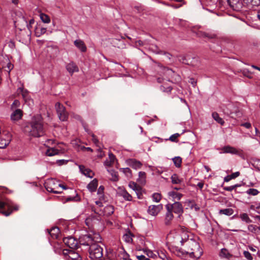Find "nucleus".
Instances as JSON below:
<instances>
[{"label": "nucleus", "mask_w": 260, "mask_h": 260, "mask_svg": "<svg viewBox=\"0 0 260 260\" xmlns=\"http://www.w3.org/2000/svg\"><path fill=\"white\" fill-rule=\"evenodd\" d=\"M20 103L18 100H15L11 106V110L20 109Z\"/></svg>", "instance_id": "46"}, {"label": "nucleus", "mask_w": 260, "mask_h": 260, "mask_svg": "<svg viewBox=\"0 0 260 260\" xmlns=\"http://www.w3.org/2000/svg\"><path fill=\"white\" fill-rule=\"evenodd\" d=\"M74 45L82 52L86 51V47L83 41L81 40H76L74 41Z\"/></svg>", "instance_id": "25"}, {"label": "nucleus", "mask_w": 260, "mask_h": 260, "mask_svg": "<svg viewBox=\"0 0 260 260\" xmlns=\"http://www.w3.org/2000/svg\"><path fill=\"white\" fill-rule=\"evenodd\" d=\"M107 209L109 210V211L112 213L114 212V209L112 206H108L106 207Z\"/></svg>", "instance_id": "64"}, {"label": "nucleus", "mask_w": 260, "mask_h": 260, "mask_svg": "<svg viewBox=\"0 0 260 260\" xmlns=\"http://www.w3.org/2000/svg\"><path fill=\"white\" fill-rule=\"evenodd\" d=\"M137 258L139 260H150L149 258L146 257L143 255L137 256Z\"/></svg>", "instance_id": "60"}, {"label": "nucleus", "mask_w": 260, "mask_h": 260, "mask_svg": "<svg viewBox=\"0 0 260 260\" xmlns=\"http://www.w3.org/2000/svg\"><path fill=\"white\" fill-rule=\"evenodd\" d=\"M161 195L158 193H154L152 195L153 201L156 202H159L161 200Z\"/></svg>", "instance_id": "49"}, {"label": "nucleus", "mask_w": 260, "mask_h": 260, "mask_svg": "<svg viewBox=\"0 0 260 260\" xmlns=\"http://www.w3.org/2000/svg\"><path fill=\"white\" fill-rule=\"evenodd\" d=\"M63 254L67 255L71 260H81L80 255L74 250L66 249L63 250Z\"/></svg>", "instance_id": "16"}, {"label": "nucleus", "mask_w": 260, "mask_h": 260, "mask_svg": "<svg viewBox=\"0 0 260 260\" xmlns=\"http://www.w3.org/2000/svg\"><path fill=\"white\" fill-rule=\"evenodd\" d=\"M172 160L177 168L180 167L182 163V158L180 156H176L172 158Z\"/></svg>", "instance_id": "40"}, {"label": "nucleus", "mask_w": 260, "mask_h": 260, "mask_svg": "<svg viewBox=\"0 0 260 260\" xmlns=\"http://www.w3.org/2000/svg\"><path fill=\"white\" fill-rule=\"evenodd\" d=\"M98 184V180L96 179H94L88 184L87 188L91 192L94 191L97 188Z\"/></svg>", "instance_id": "27"}, {"label": "nucleus", "mask_w": 260, "mask_h": 260, "mask_svg": "<svg viewBox=\"0 0 260 260\" xmlns=\"http://www.w3.org/2000/svg\"><path fill=\"white\" fill-rule=\"evenodd\" d=\"M35 22V21L33 19H31L29 20V23L27 24V27L28 28V29L30 30L31 29V28L32 27V24H33Z\"/></svg>", "instance_id": "57"}, {"label": "nucleus", "mask_w": 260, "mask_h": 260, "mask_svg": "<svg viewBox=\"0 0 260 260\" xmlns=\"http://www.w3.org/2000/svg\"><path fill=\"white\" fill-rule=\"evenodd\" d=\"M248 230L249 232L255 234H258L260 233V226H257L256 225H249L248 226Z\"/></svg>", "instance_id": "32"}, {"label": "nucleus", "mask_w": 260, "mask_h": 260, "mask_svg": "<svg viewBox=\"0 0 260 260\" xmlns=\"http://www.w3.org/2000/svg\"><path fill=\"white\" fill-rule=\"evenodd\" d=\"M169 197H171L174 200H180L183 196L182 193L172 191L168 193Z\"/></svg>", "instance_id": "31"}, {"label": "nucleus", "mask_w": 260, "mask_h": 260, "mask_svg": "<svg viewBox=\"0 0 260 260\" xmlns=\"http://www.w3.org/2000/svg\"><path fill=\"white\" fill-rule=\"evenodd\" d=\"M173 218L174 215L173 213L171 211L167 210V212L165 215L164 221L165 225H170L171 224V222Z\"/></svg>", "instance_id": "26"}, {"label": "nucleus", "mask_w": 260, "mask_h": 260, "mask_svg": "<svg viewBox=\"0 0 260 260\" xmlns=\"http://www.w3.org/2000/svg\"><path fill=\"white\" fill-rule=\"evenodd\" d=\"M48 233L53 239H57L59 234V229L57 227H54L48 230Z\"/></svg>", "instance_id": "28"}, {"label": "nucleus", "mask_w": 260, "mask_h": 260, "mask_svg": "<svg viewBox=\"0 0 260 260\" xmlns=\"http://www.w3.org/2000/svg\"><path fill=\"white\" fill-rule=\"evenodd\" d=\"M132 236V234L131 233H126L123 236V239L126 242L130 243L133 240Z\"/></svg>", "instance_id": "45"}, {"label": "nucleus", "mask_w": 260, "mask_h": 260, "mask_svg": "<svg viewBox=\"0 0 260 260\" xmlns=\"http://www.w3.org/2000/svg\"><path fill=\"white\" fill-rule=\"evenodd\" d=\"M63 241L70 248L74 249L77 247L78 241L73 237H66L63 238Z\"/></svg>", "instance_id": "13"}, {"label": "nucleus", "mask_w": 260, "mask_h": 260, "mask_svg": "<svg viewBox=\"0 0 260 260\" xmlns=\"http://www.w3.org/2000/svg\"><path fill=\"white\" fill-rule=\"evenodd\" d=\"M232 179L231 176L230 175H228V176H226V177H225L224 178V182H229V181H230Z\"/></svg>", "instance_id": "62"}, {"label": "nucleus", "mask_w": 260, "mask_h": 260, "mask_svg": "<svg viewBox=\"0 0 260 260\" xmlns=\"http://www.w3.org/2000/svg\"><path fill=\"white\" fill-rule=\"evenodd\" d=\"M115 159L116 157L115 155L112 153H109L108 158L105 161V165L107 166H111L113 164Z\"/></svg>", "instance_id": "30"}, {"label": "nucleus", "mask_w": 260, "mask_h": 260, "mask_svg": "<svg viewBox=\"0 0 260 260\" xmlns=\"http://www.w3.org/2000/svg\"><path fill=\"white\" fill-rule=\"evenodd\" d=\"M46 28L37 27L35 29V34L37 37H39L41 35L44 34L46 32Z\"/></svg>", "instance_id": "38"}, {"label": "nucleus", "mask_w": 260, "mask_h": 260, "mask_svg": "<svg viewBox=\"0 0 260 260\" xmlns=\"http://www.w3.org/2000/svg\"><path fill=\"white\" fill-rule=\"evenodd\" d=\"M243 254L244 256L248 259V260H252L253 257L251 255V253L248 251H244L243 252Z\"/></svg>", "instance_id": "51"}, {"label": "nucleus", "mask_w": 260, "mask_h": 260, "mask_svg": "<svg viewBox=\"0 0 260 260\" xmlns=\"http://www.w3.org/2000/svg\"><path fill=\"white\" fill-rule=\"evenodd\" d=\"M163 71L164 76H165L167 77V78L168 79V81H171L170 79L172 78L175 76H176L175 80L176 81H179V80L180 79V76L178 75L175 74L174 73V72L170 69L167 68H164Z\"/></svg>", "instance_id": "15"}, {"label": "nucleus", "mask_w": 260, "mask_h": 260, "mask_svg": "<svg viewBox=\"0 0 260 260\" xmlns=\"http://www.w3.org/2000/svg\"><path fill=\"white\" fill-rule=\"evenodd\" d=\"M137 181L142 185L144 184L146 182V173L144 172H140Z\"/></svg>", "instance_id": "33"}, {"label": "nucleus", "mask_w": 260, "mask_h": 260, "mask_svg": "<svg viewBox=\"0 0 260 260\" xmlns=\"http://www.w3.org/2000/svg\"><path fill=\"white\" fill-rule=\"evenodd\" d=\"M6 68H7V71L10 73V71L13 69L14 66L10 62H8Z\"/></svg>", "instance_id": "54"}, {"label": "nucleus", "mask_w": 260, "mask_h": 260, "mask_svg": "<svg viewBox=\"0 0 260 260\" xmlns=\"http://www.w3.org/2000/svg\"><path fill=\"white\" fill-rule=\"evenodd\" d=\"M66 69L71 75H72L74 72H78L79 71L78 67L73 61L70 62L67 64Z\"/></svg>", "instance_id": "19"}, {"label": "nucleus", "mask_w": 260, "mask_h": 260, "mask_svg": "<svg viewBox=\"0 0 260 260\" xmlns=\"http://www.w3.org/2000/svg\"><path fill=\"white\" fill-rule=\"evenodd\" d=\"M222 150L223 152L225 153H231L233 154H236L238 153V151L236 148L230 146H224L222 148Z\"/></svg>", "instance_id": "24"}, {"label": "nucleus", "mask_w": 260, "mask_h": 260, "mask_svg": "<svg viewBox=\"0 0 260 260\" xmlns=\"http://www.w3.org/2000/svg\"><path fill=\"white\" fill-rule=\"evenodd\" d=\"M181 252L183 255H188L190 257L199 259L203 254V250L198 242L192 238L183 244Z\"/></svg>", "instance_id": "1"}, {"label": "nucleus", "mask_w": 260, "mask_h": 260, "mask_svg": "<svg viewBox=\"0 0 260 260\" xmlns=\"http://www.w3.org/2000/svg\"><path fill=\"white\" fill-rule=\"evenodd\" d=\"M24 132L30 136L39 137L44 134L42 118L39 115L35 116L31 122L30 126L27 125L24 128Z\"/></svg>", "instance_id": "2"}, {"label": "nucleus", "mask_w": 260, "mask_h": 260, "mask_svg": "<svg viewBox=\"0 0 260 260\" xmlns=\"http://www.w3.org/2000/svg\"><path fill=\"white\" fill-rule=\"evenodd\" d=\"M234 213V210L232 208H226L221 209L219 211V214L220 215H225L226 216L232 215Z\"/></svg>", "instance_id": "35"}, {"label": "nucleus", "mask_w": 260, "mask_h": 260, "mask_svg": "<svg viewBox=\"0 0 260 260\" xmlns=\"http://www.w3.org/2000/svg\"><path fill=\"white\" fill-rule=\"evenodd\" d=\"M11 135L7 134L5 135H2L0 138V148H5L9 144L11 141Z\"/></svg>", "instance_id": "17"}, {"label": "nucleus", "mask_w": 260, "mask_h": 260, "mask_svg": "<svg viewBox=\"0 0 260 260\" xmlns=\"http://www.w3.org/2000/svg\"><path fill=\"white\" fill-rule=\"evenodd\" d=\"M19 209V206L8 199L0 200V213L5 216H9L14 210Z\"/></svg>", "instance_id": "3"}, {"label": "nucleus", "mask_w": 260, "mask_h": 260, "mask_svg": "<svg viewBox=\"0 0 260 260\" xmlns=\"http://www.w3.org/2000/svg\"><path fill=\"white\" fill-rule=\"evenodd\" d=\"M99 243L94 242L89 248V257L92 260H98L103 256V250Z\"/></svg>", "instance_id": "7"}, {"label": "nucleus", "mask_w": 260, "mask_h": 260, "mask_svg": "<svg viewBox=\"0 0 260 260\" xmlns=\"http://www.w3.org/2000/svg\"><path fill=\"white\" fill-rule=\"evenodd\" d=\"M228 5L234 11H239L241 10L243 3L241 0H226Z\"/></svg>", "instance_id": "12"}, {"label": "nucleus", "mask_w": 260, "mask_h": 260, "mask_svg": "<svg viewBox=\"0 0 260 260\" xmlns=\"http://www.w3.org/2000/svg\"><path fill=\"white\" fill-rule=\"evenodd\" d=\"M120 171L123 173L127 176V177H132V172L129 168H120Z\"/></svg>", "instance_id": "44"}, {"label": "nucleus", "mask_w": 260, "mask_h": 260, "mask_svg": "<svg viewBox=\"0 0 260 260\" xmlns=\"http://www.w3.org/2000/svg\"><path fill=\"white\" fill-rule=\"evenodd\" d=\"M128 165L135 169H140L142 166L140 161H137L134 159H129L127 160Z\"/></svg>", "instance_id": "23"}, {"label": "nucleus", "mask_w": 260, "mask_h": 260, "mask_svg": "<svg viewBox=\"0 0 260 260\" xmlns=\"http://www.w3.org/2000/svg\"><path fill=\"white\" fill-rule=\"evenodd\" d=\"M197 186L202 189L204 186V183L203 182H199L197 184Z\"/></svg>", "instance_id": "63"}, {"label": "nucleus", "mask_w": 260, "mask_h": 260, "mask_svg": "<svg viewBox=\"0 0 260 260\" xmlns=\"http://www.w3.org/2000/svg\"><path fill=\"white\" fill-rule=\"evenodd\" d=\"M233 107V105L232 104H229L225 108L223 109V112L224 114L230 115L233 113V110L232 108Z\"/></svg>", "instance_id": "43"}, {"label": "nucleus", "mask_w": 260, "mask_h": 260, "mask_svg": "<svg viewBox=\"0 0 260 260\" xmlns=\"http://www.w3.org/2000/svg\"><path fill=\"white\" fill-rule=\"evenodd\" d=\"M241 125L246 127V128H250L251 127V125L249 122H245L242 123Z\"/></svg>", "instance_id": "58"}, {"label": "nucleus", "mask_w": 260, "mask_h": 260, "mask_svg": "<svg viewBox=\"0 0 260 260\" xmlns=\"http://www.w3.org/2000/svg\"><path fill=\"white\" fill-rule=\"evenodd\" d=\"M55 109L59 119L62 121L67 120L68 114L66 111L65 107L60 103H57L55 104Z\"/></svg>", "instance_id": "10"}, {"label": "nucleus", "mask_w": 260, "mask_h": 260, "mask_svg": "<svg viewBox=\"0 0 260 260\" xmlns=\"http://www.w3.org/2000/svg\"><path fill=\"white\" fill-rule=\"evenodd\" d=\"M54 143V141L53 140H51V139H48L46 142V143L45 145H46V146L47 147H48V148L47 149V150L46 151V154L47 156H52L53 155L58 154L59 153V151L57 148H55L54 147H50L49 146L50 144L52 145Z\"/></svg>", "instance_id": "11"}, {"label": "nucleus", "mask_w": 260, "mask_h": 260, "mask_svg": "<svg viewBox=\"0 0 260 260\" xmlns=\"http://www.w3.org/2000/svg\"><path fill=\"white\" fill-rule=\"evenodd\" d=\"M212 116L213 118L218 123L221 124V125H223L224 123V120L222 119V118L219 117V114L216 112H213L212 114Z\"/></svg>", "instance_id": "34"}, {"label": "nucleus", "mask_w": 260, "mask_h": 260, "mask_svg": "<svg viewBox=\"0 0 260 260\" xmlns=\"http://www.w3.org/2000/svg\"><path fill=\"white\" fill-rule=\"evenodd\" d=\"M246 192L250 195L256 196L258 193L259 191L254 188H249L246 191Z\"/></svg>", "instance_id": "48"}, {"label": "nucleus", "mask_w": 260, "mask_h": 260, "mask_svg": "<svg viewBox=\"0 0 260 260\" xmlns=\"http://www.w3.org/2000/svg\"><path fill=\"white\" fill-rule=\"evenodd\" d=\"M163 206L162 204L158 205H150L148 209V213L152 215L156 216L162 209Z\"/></svg>", "instance_id": "14"}, {"label": "nucleus", "mask_w": 260, "mask_h": 260, "mask_svg": "<svg viewBox=\"0 0 260 260\" xmlns=\"http://www.w3.org/2000/svg\"><path fill=\"white\" fill-rule=\"evenodd\" d=\"M172 89V88L170 86L168 87L167 88H165L163 86H161V90H163L164 91L169 92H171Z\"/></svg>", "instance_id": "56"}, {"label": "nucleus", "mask_w": 260, "mask_h": 260, "mask_svg": "<svg viewBox=\"0 0 260 260\" xmlns=\"http://www.w3.org/2000/svg\"><path fill=\"white\" fill-rule=\"evenodd\" d=\"M111 175L112 176V180L113 181H117L118 180V174L117 173L114 171L113 170H111L110 171Z\"/></svg>", "instance_id": "52"}, {"label": "nucleus", "mask_w": 260, "mask_h": 260, "mask_svg": "<svg viewBox=\"0 0 260 260\" xmlns=\"http://www.w3.org/2000/svg\"><path fill=\"white\" fill-rule=\"evenodd\" d=\"M223 189L224 190H226V191H232L233 190H234V187L232 186H226V187H223Z\"/></svg>", "instance_id": "59"}, {"label": "nucleus", "mask_w": 260, "mask_h": 260, "mask_svg": "<svg viewBox=\"0 0 260 260\" xmlns=\"http://www.w3.org/2000/svg\"><path fill=\"white\" fill-rule=\"evenodd\" d=\"M92 137V141L96 145V146L100 147L99 146V142L98 139L96 138V136L94 134L91 135Z\"/></svg>", "instance_id": "53"}, {"label": "nucleus", "mask_w": 260, "mask_h": 260, "mask_svg": "<svg viewBox=\"0 0 260 260\" xmlns=\"http://www.w3.org/2000/svg\"><path fill=\"white\" fill-rule=\"evenodd\" d=\"M240 173L239 172H236L232 173V174L230 175V176H231L232 179H235L237 177H239L240 176Z\"/></svg>", "instance_id": "55"}, {"label": "nucleus", "mask_w": 260, "mask_h": 260, "mask_svg": "<svg viewBox=\"0 0 260 260\" xmlns=\"http://www.w3.org/2000/svg\"><path fill=\"white\" fill-rule=\"evenodd\" d=\"M171 181L173 184H180L182 180L180 179L176 174H174L171 176Z\"/></svg>", "instance_id": "39"}, {"label": "nucleus", "mask_w": 260, "mask_h": 260, "mask_svg": "<svg viewBox=\"0 0 260 260\" xmlns=\"http://www.w3.org/2000/svg\"><path fill=\"white\" fill-rule=\"evenodd\" d=\"M191 237V234L185 228L180 226V231L175 237V241L176 243H180L183 246L184 243L190 239Z\"/></svg>", "instance_id": "8"}, {"label": "nucleus", "mask_w": 260, "mask_h": 260, "mask_svg": "<svg viewBox=\"0 0 260 260\" xmlns=\"http://www.w3.org/2000/svg\"><path fill=\"white\" fill-rule=\"evenodd\" d=\"M260 5V0H243V5H246L248 8Z\"/></svg>", "instance_id": "20"}, {"label": "nucleus", "mask_w": 260, "mask_h": 260, "mask_svg": "<svg viewBox=\"0 0 260 260\" xmlns=\"http://www.w3.org/2000/svg\"><path fill=\"white\" fill-rule=\"evenodd\" d=\"M104 187L103 186H100L98 189L97 194L100 200L104 199Z\"/></svg>", "instance_id": "47"}, {"label": "nucleus", "mask_w": 260, "mask_h": 260, "mask_svg": "<svg viewBox=\"0 0 260 260\" xmlns=\"http://www.w3.org/2000/svg\"><path fill=\"white\" fill-rule=\"evenodd\" d=\"M119 194L126 201H131L132 200L133 198L132 196L124 189H121L119 191Z\"/></svg>", "instance_id": "29"}, {"label": "nucleus", "mask_w": 260, "mask_h": 260, "mask_svg": "<svg viewBox=\"0 0 260 260\" xmlns=\"http://www.w3.org/2000/svg\"><path fill=\"white\" fill-rule=\"evenodd\" d=\"M157 257H159L162 260H165V258L166 256L164 253H163L162 252H161V253H159V255H157Z\"/></svg>", "instance_id": "61"}, {"label": "nucleus", "mask_w": 260, "mask_h": 260, "mask_svg": "<svg viewBox=\"0 0 260 260\" xmlns=\"http://www.w3.org/2000/svg\"><path fill=\"white\" fill-rule=\"evenodd\" d=\"M166 208L168 211L173 212L175 214L179 215V216L183 213V207L182 204L179 202H175L174 203L168 204L166 205Z\"/></svg>", "instance_id": "9"}, {"label": "nucleus", "mask_w": 260, "mask_h": 260, "mask_svg": "<svg viewBox=\"0 0 260 260\" xmlns=\"http://www.w3.org/2000/svg\"><path fill=\"white\" fill-rule=\"evenodd\" d=\"M11 119L12 121H18L20 119L23 115V112L21 109L11 110Z\"/></svg>", "instance_id": "18"}, {"label": "nucleus", "mask_w": 260, "mask_h": 260, "mask_svg": "<svg viewBox=\"0 0 260 260\" xmlns=\"http://www.w3.org/2000/svg\"><path fill=\"white\" fill-rule=\"evenodd\" d=\"M180 136V134L178 133H176L170 136L169 138V140L172 142H177V138Z\"/></svg>", "instance_id": "50"}, {"label": "nucleus", "mask_w": 260, "mask_h": 260, "mask_svg": "<svg viewBox=\"0 0 260 260\" xmlns=\"http://www.w3.org/2000/svg\"><path fill=\"white\" fill-rule=\"evenodd\" d=\"M146 255L150 258H157V255H159V252L158 251H152L150 250H146L145 251Z\"/></svg>", "instance_id": "36"}, {"label": "nucleus", "mask_w": 260, "mask_h": 260, "mask_svg": "<svg viewBox=\"0 0 260 260\" xmlns=\"http://www.w3.org/2000/svg\"><path fill=\"white\" fill-rule=\"evenodd\" d=\"M44 185L48 191L54 193H60L62 192L60 190V188L63 189H66L65 186L59 184L57 180L53 179H49L46 180Z\"/></svg>", "instance_id": "5"}, {"label": "nucleus", "mask_w": 260, "mask_h": 260, "mask_svg": "<svg viewBox=\"0 0 260 260\" xmlns=\"http://www.w3.org/2000/svg\"><path fill=\"white\" fill-rule=\"evenodd\" d=\"M79 169L81 172L86 176L90 178L94 176V173L90 169L86 168L84 166H80Z\"/></svg>", "instance_id": "22"}, {"label": "nucleus", "mask_w": 260, "mask_h": 260, "mask_svg": "<svg viewBox=\"0 0 260 260\" xmlns=\"http://www.w3.org/2000/svg\"><path fill=\"white\" fill-rule=\"evenodd\" d=\"M40 17L41 20L44 23H48L50 22V17L44 13H41L40 14Z\"/></svg>", "instance_id": "42"}, {"label": "nucleus", "mask_w": 260, "mask_h": 260, "mask_svg": "<svg viewBox=\"0 0 260 260\" xmlns=\"http://www.w3.org/2000/svg\"><path fill=\"white\" fill-rule=\"evenodd\" d=\"M110 257L112 260H131L129 255L121 246H115L112 247Z\"/></svg>", "instance_id": "4"}, {"label": "nucleus", "mask_w": 260, "mask_h": 260, "mask_svg": "<svg viewBox=\"0 0 260 260\" xmlns=\"http://www.w3.org/2000/svg\"><path fill=\"white\" fill-rule=\"evenodd\" d=\"M17 92L18 93H21L23 99L25 101L28 99V91L26 90H25L22 87H19L17 89Z\"/></svg>", "instance_id": "37"}, {"label": "nucleus", "mask_w": 260, "mask_h": 260, "mask_svg": "<svg viewBox=\"0 0 260 260\" xmlns=\"http://www.w3.org/2000/svg\"><path fill=\"white\" fill-rule=\"evenodd\" d=\"M101 237L99 234H93L92 235H84L80 236L79 238V241L80 244L87 245L90 247L94 242H100Z\"/></svg>", "instance_id": "6"}, {"label": "nucleus", "mask_w": 260, "mask_h": 260, "mask_svg": "<svg viewBox=\"0 0 260 260\" xmlns=\"http://www.w3.org/2000/svg\"><path fill=\"white\" fill-rule=\"evenodd\" d=\"M239 216L242 221H245L246 223H250L252 221L247 213H244L240 214Z\"/></svg>", "instance_id": "41"}, {"label": "nucleus", "mask_w": 260, "mask_h": 260, "mask_svg": "<svg viewBox=\"0 0 260 260\" xmlns=\"http://www.w3.org/2000/svg\"><path fill=\"white\" fill-rule=\"evenodd\" d=\"M128 186L131 188H132L134 190L136 191V192L137 194V196H138V198L139 199H140L141 198L140 195L141 194V192L142 188L139 185H138L136 183H135L134 182H129Z\"/></svg>", "instance_id": "21"}]
</instances>
